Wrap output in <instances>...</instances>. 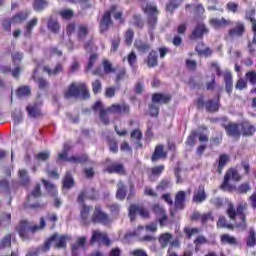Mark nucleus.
<instances>
[{"mask_svg":"<svg viewBox=\"0 0 256 256\" xmlns=\"http://www.w3.org/2000/svg\"><path fill=\"white\" fill-rule=\"evenodd\" d=\"M73 183V177L71 176V174L69 172L66 173L63 180V187L65 189H71V187H73Z\"/></svg>","mask_w":256,"mask_h":256,"instance_id":"nucleus-45","label":"nucleus"},{"mask_svg":"<svg viewBox=\"0 0 256 256\" xmlns=\"http://www.w3.org/2000/svg\"><path fill=\"white\" fill-rule=\"evenodd\" d=\"M127 61L130 67H135V63H137V54H135V52L128 54Z\"/></svg>","mask_w":256,"mask_h":256,"instance_id":"nucleus-59","label":"nucleus"},{"mask_svg":"<svg viewBox=\"0 0 256 256\" xmlns=\"http://www.w3.org/2000/svg\"><path fill=\"white\" fill-rule=\"evenodd\" d=\"M131 139L134 141H141L143 139V133L139 129H135L130 134Z\"/></svg>","mask_w":256,"mask_h":256,"instance_id":"nucleus-54","label":"nucleus"},{"mask_svg":"<svg viewBox=\"0 0 256 256\" xmlns=\"http://www.w3.org/2000/svg\"><path fill=\"white\" fill-rule=\"evenodd\" d=\"M231 21L226 20L225 18L217 19L212 18L210 19V25L214 27V29H219L220 27H227V25H230Z\"/></svg>","mask_w":256,"mask_h":256,"instance_id":"nucleus-26","label":"nucleus"},{"mask_svg":"<svg viewBox=\"0 0 256 256\" xmlns=\"http://www.w3.org/2000/svg\"><path fill=\"white\" fill-rule=\"evenodd\" d=\"M163 171H165V166L164 165H159V166H155L153 168L149 169V179L150 181H156L159 176L161 175V173H163Z\"/></svg>","mask_w":256,"mask_h":256,"instance_id":"nucleus-19","label":"nucleus"},{"mask_svg":"<svg viewBox=\"0 0 256 256\" xmlns=\"http://www.w3.org/2000/svg\"><path fill=\"white\" fill-rule=\"evenodd\" d=\"M93 223H102V225H109L111 220H109V216L101 211V207L96 206L94 214L92 215Z\"/></svg>","mask_w":256,"mask_h":256,"instance_id":"nucleus-9","label":"nucleus"},{"mask_svg":"<svg viewBox=\"0 0 256 256\" xmlns=\"http://www.w3.org/2000/svg\"><path fill=\"white\" fill-rule=\"evenodd\" d=\"M45 225H46V223H45L44 218H40L39 226H37V225L31 226V224H29V222L22 221L16 227V231H18L21 239H23V240L30 239V237H31V235H33V233H37V231H41V229H45Z\"/></svg>","mask_w":256,"mask_h":256,"instance_id":"nucleus-3","label":"nucleus"},{"mask_svg":"<svg viewBox=\"0 0 256 256\" xmlns=\"http://www.w3.org/2000/svg\"><path fill=\"white\" fill-rule=\"evenodd\" d=\"M184 231L186 233V237L191 239L193 235H197V233H199V228H185Z\"/></svg>","mask_w":256,"mask_h":256,"instance_id":"nucleus-60","label":"nucleus"},{"mask_svg":"<svg viewBox=\"0 0 256 256\" xmlns=\"http://www.w3.org/2000/svg\"><path fill=\"white\" fill-rule=\"evenodd\" d=\"M246 79L249 80V83L252 85H255L256 83V72L255 71H249L246 73Z\"/></svg>","mask_w":256,"mask_h":256,"instance_id":"nucleus-62","label":"nucleus"},{"mask_svg":"<svg viewBox=\"0 0 256 256\" xmlns=\"http://www.w3.org/2000/svg\"><path fill=\"white\" fill-rule=\"evenodd\" d=\"M185 191H179L175 196V202L174 205L176 209H185V197H186Z\"/></svg>","mask_w":256,"mask_h":256,"instance_id":"nucleus-20","label":"nucleus"},{"mask_svg":"<svg viewBox=\"0 0 256 256\" xmlns=\"http://www.w3.org/2000/svg\"><path fill=\"white\" fill-rule=\"evenodd\" d=\"M134 47L135 49H137L140 55H145V53H147L151 49V46L147 42H143L142 40H136L134 42Z\"/></svg>","mask_w":256,"mask_h":256,"instance_id":"nucleus-21","label":"nucleus"},{"mask_svg":"<svg viewBox=\"0 0 256 256\" xmlns=\"http://www.w3.org/2000/svg\"><path fill=\"white\" fill-rule=\"evenodd\" d=\"M192 219L194 221H201V223L203 225H205V223H207V221H213V216L211 215V213L208 214H200L199 212H195L192 215Z\"/></svg>","mask_w":256,"mask_h":256,"instance_id":"nucleus-22","label":"nucleus"},{"mask_svg":"<svg viewBox=\"0 0 256 256\" xmlns=\"http://www.w3.org/2000/svg\"><path fill=\"white\" fill-rule=\"evenodd\" d=\"M7 247H11V234H7L0 241V249H5Z\"/></svg>","mask_w":256,"mask_h":256,"instance_id":"nucleus-47","label":"nucleus"},{"mask_svg":"<svg viewBox=\"0 0 256 256\" xmlns=\"http://www.w3.org/2000/svg\"><path fill=\"white\" fill-rule=\"evenodd\" d=\"M118 190L116 192V198L120 201H123L125 197H127V190H125V185L123 182H118L117 184Z\"/></svg>","mask_w":256,"mask_h":256,"instance_id":"nucleus-34","label":"nucleus"},{"mask_svg":"<svg viewBox=\"0 0 256 256\" xmlns=\"http://www.w3.org/2000/svg\"><path fill=\"white\" fill-rule=\"evenodd\" d=\"M224 81H225V90L228 95H231L233 91V76L231 75V72H226L224 74Z\"/></svg>","mask_w":256,"mask_h":256,"instance_id":"nucleus-27","label":"nucleus"},{"mask_svg":"<svg viewBox=\"0 0 256 256\" xmlns=\"http://www.w3.org/2000/svg\"><path fill=\"white\" fill-rule=\"evenodd\" d=\"M115 9H117V6H112L110 11H107L104 13L101 23H100V32L105 33L111 27V14L114 13Z\"/></svg>","mask_w":256,"mask_h":256,"instance_id":"nucleus-10","label":"nucleus"},{"mask_svg":"<svg viewBox=\"0 0 256 256\" xmlns=\"http://www.w3.org/2000/svg\"><path fill=\"white\" fill-rule=\"evenodd\" d=\"M103 69H104V73H106V75H109V73H115V68H113V64H111V62H109V60L103 61Z\"/></svg>","mask_w":256,"mask_h":256,"instance_id":"nucleus-48","label":"nucleus"},{"mask_svg":"<svg viewBox=\"0 0 256 256\" xmlns=\"http://www.w3.org/2000/svg\"><path fill=\"white\" fill-rule=\"evenodd\" d=\"M246 244H247V247H255L256 246L255 230H253V228H250V230H249Z\"/></svg>","mask_w":256,"mask_h":256,"instance_id":"nucleus-39","label":"nucleus"},{"mask_svg":"<svg viewBox=\"0 0 256 256\" xmlns=\"http://www.w3.org/2000/svg\"><path fill=\"white\" fill-rule=\"evenodd\" d=\"M59 15L62 17V19L69 20L73 17V11L69 9L60 10Z\"/></svg>","mask_w":256,"mask_h":256,"instance_id":"nucleus-53","label":"nucleus"},{"mask_svg":"<svg viewBox=\"0 0 256 256\" xmlns=\"http://www.w3.org/2000/svg\"><path fill=\"white\" fill-rule=\"evenodd\" d=\"M36 159L37 161H47V159H49L50 154L49 152L45 151V152H40L38 154H36Z\"/></svg>","mask_w":256,"mask_h":256,"instance_id":"nucleus-63","label":"nucleus"},{"mask_svg":"<svg viewBox=\"0 0 256 256\" xmlns=\"http://www.w3.org/2000/svg\"><path fill=\"white\" fill-rule=\"evenodd\" d=\"M241 181V175H239V172L235 168L229 169L225 176H224V181L221 185V188L224 191H235L237 187L234 185H231L230 181Z\"/></svg>","mask_w":256,"mask_h":256,"instance_id":"nucleus-6","label":"nucleus"},{"mask_svg":"<svg viewBox=\"0 0 256 256\" xmlns=\"http://www.w3.org/2000/svg\"><path fill=\"white\" fill-rule=\"evenodd\" d=\"M11 224V214H3L0 219V227H7Z\"/></svg>","mask_w":256,"mask_h":256,"instance_id":"nucleus-52","label":"nucleus"},{"mask_svg":"<svg viewBox=\"0 0 256 256\" xmlns=\"http://www.w3.org/2000/svg\"><path fill=\"white\" fill-rule=\"evenodd\" d=\"M44 71H46L48 75H58V73H61V71H63V65L58 64L54 70L49 69V67H44Z\"/></svg>","mask_w":256,"mask_h":256,"instance_id":"nucleus-51","label":"nucleus"},{"mask_svg":"<svg viewBox=\"0 0 256 256\" xmlns=\"http://www.w3.org/2000/svg\"><path fill=\"white\" fill-rule=\"evenodd\" d=\"M29 117H41V108L39 104H31L26 107Z\"/></svg>","mask_w":256,"mask_h":256,"instance_id":"nucleus-25","label":"nucleus"},{"mask_svg":"<svg viewBox=\"0 0 256 256\" xmlns=\"http://www.w3.org/2000/svg\"><path fill=\"white\" fill-rule=\"evenodd\" d=\"M248 191H251V186L249 183H243L237 188L238 193H247Z\"/></svg>","mask_w":256,"mask_h":256,"instance_id":"nucleus-61","label":"nucleus"},{"mask_svg":"<svg viewBox=\"0 0 256 256\" xmlns=\"http://www.w3.org/2000/svg\"><path fill=\"white\" fill-rule=\"evenodd\" d=\"M171 185V181L168 179L162 180L159 185L157 186L158 191H165V189H169Z\"/></svg>","mask_w":256,"mask_h":256,"instance_id":"nucleus-57","label":"nucleus"},{"mask_svg":"<svg viewBox=\"0 0 256 256\" xmlns=\"http://www.w3.org/2000/svg\"><path fill=\"white\" fill-rule=\"evenodd\" d=\"M245 33V25L241 22H236L235 27L229 30L230 37H242Z\"/></svg>","mask_w":256,"mask_h":256,"instance_id":"nucleus-18","label":"nucleus"},{"mask_svg":"<svg viewBox=\"0 0 256 256\" xmlns=\"http://www.w3.org/2000/svg\"><path fill=\"white\" fill-rule=\"evenodd\" d=\"M159 159H167V151H165L163 145H157L151 156V161L153 163L159 161Z\"/></svg>","mask_w":256,"mask_h":256,"instance_id":"nucleus-15","label":"nucleus"},{"mask_svg":"<svg viewBox=\"0 0 256 256\" xmlns=\"http://www.w3.org/2000/svg\"><path fill=\"white\" fill-rule=\"evenodd\" d=\"M209 30H207V27H205V24L198 23L195 29L192 31V34L190 36V39H200L203 37L204 33H208Z\"/></svg>","mask_w":256,"mask_h":256,"instance_id":"nucleus-16","label":"nucleus"},{"mask_svg":"<svg viewBox=\"0 0 256 256\" xmlns=\"http://www.w3.org/2000/svg\"><path fill=\"white\" fill-rule=\"evenodd\" d=\"M106 171H108V173H118V175H125V168L122 166V164H112L107 167Z\"/></svg>","mask_w":256,"mask_h":256,"instance_id":"nucleus-30","label":"nucleus"},{"mask_svg":"<svg viewBox=\"0 0 256 256\" xmlns=\"http://www.w3.org/2000/svg\"><path fill=\"white\" fill-rule=\"evenodd\" d=\"M42 183L44 184L45 189H46V191H48V193H50L53 196L57 195V188L55 187V184H53L45 179H42Z\"/></svg>","mask_w":256,"mask_h":256,"instance_id":"nucleus-38","label":"nucleus"},{"mask_svg":"<svg viewBox=\"0 0 256 256\" xmlns=\"http://www.w3.org/2000/svg\"><path fill=\"white\" fill-rule=\"evenodd\" d=\"M27 17H29V13L28 12H20V13L16 14L12 18L11 23L13 25H17L19 23H23V21H25L27 19Z\"/></svg>","mask_w":256,"mask_h":256,"instance_id":"nucleus-35","label":"nucleus"},{"mask_svg":"<svg viewBox=\"0 0 256 256\" xmlns=\"http://www.w3.org/2000/svg\"><path fill=\"white\" fill-rule=\"evenodd\" d=\"M171 239H173V235H171L170 233L161 234L158 238L161 248L165 249V247H167V245H169Z\"/></svg>","mask_w":256,"mask_h":256,"instance_id":"nucleus-31","label":"nucleus"},{"mask_svg":"<svg viewBox=\"0 0 256 256\" xmlns=\"http://www.w3.org/2000/svg\"><path fill=\"white\" fill-rule=\"evenodd\" d=\"M207 199V194H205V187L199 186L197 190L194 191L192 201L194 203H203Z\"/></svg>","mask_w":256,"mask_h":256,"instance_id":"nucleus-17","label":"nucleus"},{"mask_svg":"<svg viewBox=\"0 0 256 256\" xmlns=\"http://www.w3.org/2000/svg\"><path fill=\"white\" fill-rule=\"evenodd\" d=\"M22 59H23V54H21L19 52L12 53V63L14 65H19V63H21Z\"/></svg>","mask_w":256,"mask_h":256,"instance_id":"nucleus-58","label":"nucleus"},{"mask_svg":"<svg viewBox=\"0 0 256 256\" xmlns=\"http://www.w3.org/2000/svg\"><path fill=\"white\" fill-rule=\"evenodd\" d=\"M223 127L230 137H241V124L228 123L224 124Z\"/></svg>","mask_w":256,"mask_h":256,"instance_id":"nucleus-12","label":"nucleus"},{"mask_svg":"<svg viewBox=\"0 0 256 256\" xmlns=\"http://www.w3.org/2000/svg\"><path fill=\"white\" fill-rule=\"evenodd\" d=\"M229 163V156L226 154L220 155L219 163H218V172L221 173L223 171V167Z\"/></svg>","mask_w":256,"mask_h":256,"instance_id":"nucleus-43","label":"nucleus"},{"mask_svg":"<svg viewBox=\"0 0 256 256\" xmlns=\"http://www.w3.org/2000/svg\"><path fill=\"white\" fill-rule=\"evenodd\" d=\"M86 241L87 239L85 237H81L77 240L76 244L72 245V256H77V251H79V247H83Z\"/></svg>","mask_w":256,"mask_h":256,"instance_id":"nucleus-40","label":"nucleus"},{"mask_svg":"<svg viewBox=\"0 0 256 256\" xmlns=\"http://www.w3.org/2000/svg\"><path fill=\"white\" fill-rule=\"evenodd\" d=\"M152 211L155 213L156 217L159 219V223L161 227L167 223V214H165V208L160 206L159 204H155L152 206Z\"/></svg>","mask_w":256,"mask_h":256,"instance_id":"nucleus-13","label":"nucleus"},{"mask_svg":"<svg viewBox=\"0 0 256 256\" xmlns=\"http://www.w3.org/2000/svg\"><path fill=\"white\" fill-rule=\"evenodd\" d=\"M181 3H183V0H171L170 3L166 5V11H175Z\"/></svg>","mask_w":256,"mask_h":256,"instance_id":"nucleus-46","label":"nucleus"},{"mask_svg":"<svg viewBox=\"0 0 256 256\" xmlns=\"http://www.w3.org/2000/svg\"><path fill=\"white\" fill-rule=\"evenodd\" d=\"M70 150L71 144L65 143L63 147V152L58 154L59 161H69L70 163H86V161H89V158L85 154L80 157L72 156L68 158L67 153H69Z\"/></svg>","mask_w":256,"mask_h":256,"instance_id":"nucleus-8","label":"nucleus"},{"mask_svg":"<svg viewBox=\"0 0 256 256\" xmlns=\"http://www.w3.org/2000/svg\"><path fill=\"white\" fill-rule=\"evenodd\" d=\"M46 6L47 1L45 0H35L33 5L35 11H43V9H45Z\"/></svg>","mask_w":256,"mask_h":256,"instance_id":"nucleus-50","label":"nucleus"},{"mask_svg":"<svg viewBox=\"0 0 256 256\" xmlns=\"http://www.w3.org/2000/svg\"><path fill=\"white\" fill-rule=\"evenodd\" d=\"M205 107L208 113H215V111H219V96L215 101L209 100L206 102Z\"/></svg>","mask_w":256,"mask_h":256,"instance_id":"nucleus-29","label":"nucleus"},{"mask_svg":"<svg viewBox=\"0 0 256 256\" xmlns=\"http://www.w3.org/2000/svg\"><path fill=\"white\" fill-rule=\"evenodd\" d=\"M67 239V236L54 234L45 242L42 251H49L50 247H54V249H65L67 247Z\"/></svg>","mask_w":256,"mask_h":256,"instance_id":"nucleus-5","label":"nucleus"},{"mask_svg":"<svg viewBox=\"0 0 256 256\" xmlns=\"http://www.w3.org/2000/svg\"><path fill=\"white\" fill-rule=\"evenodd\" d=\"M92 194H87L85 192H82L78 195V203H83V201H85V197H87L88 199H97L98 197V193L95 191V189L91 190Z\"/></svg>","mask_w":256,"mask_h":256,"instance_id":"nucleus-37","label":"nucleus"},{"mask_svg":"<svg viewBox=\"0 0 256 256\" xmlns=\"http://www.w3.org/2000/svg\"><path fill=\"white\" fill-rule=\"evenodd\" d=\"M247 211V203L241 202L237 209L233 207V204H229L227 209V214L230 219L236 221V227L240 231H245L247 229V223L245 222V212Z\"/></svg>","mask_w":256,"mask_h":256,"instance_id":"nucleus-2","label":"nucleus"},{"mask_svg":"<svg viewBox=\"0 0 256 256\" xmlns=\"http://www.w3.org/2000/svg\"><path fill=\"white\" fill-rule=\"evenodd\" d=\"M171 96L169 94L156 93L152 95V103H169Z\"/></svg>","mask_w":256,"mask_h":256,"instance_id":"nucleus-24","label":"nucleus"},{"mask_svg":"<svg viewBox=\"0 0 256 256\" xmlns=\"http://www.w3.org/2000/svg\"><path fill=\"white\" fill-rule=\"evenodd\" d=\"M89 33V27L85 24H81L77 27V38L78 41H85V37Z\"/></svg>","mask_w":256,"mask_h":256,"instance_id":"nucleus-28","label":"nucleus"},{"mask_svg":"<svg viewBox=\"0 0 256 256\" xmlns=\"http://www.w3.org/2000/svg\"><path fill=\"white\" fill-rule=\"evenodd\" d=\"M157 57H158L157 52L152 50L147 59L148 67H156Z\"/></svg>","mask_w":256,"mask_h":256,"instance_id":"nucleus-42","label":"nucleus"},{"mask_svg":"<svg viewBox=\"0 0 256 256\" xmlns=\"http://www.w3.org/2000/svg\"><path fill=\"white\" fill-rule=\"evenodd\" d=\"M19 178L23 185H27V183H29V175L27 174L26 170H19Z\"/></svg>","mask_w":256,"mask_h":256,"instance_id":"nucleus-55","label":"nucleus"},{"mask_svg":"<svg viewBox=\"0 0 256 256\" xmlns=\"http://www.w3.org/2000/svg\"><path fill=\"white\" fill-rule=\"evenodd\" d=\"M141 7L144 13L148 15V25L153 29L155 25H157V15H159V11H157V6L142 1Z\"/></svg>","mask_w":256,"mask_h":256,"instance_id":"nucleus-7","label":"nucleus"},{"mask_svg":"<svg viewBox=\"0 0 256 256\" xmlns=\"http://www.w3.org/2000/svg\"><path fill=\"white\" fill-rule=\"evenodd\" d=\"M253 15H255V10H251L250 12L246 13V18H248L249 21H251L252 30L254 31V37H253L252 43L256 45V20L255 18H253Z\"/></svg>","mask_w":256,"mask_h":256,"instance_id":"nucleus-32","label":"nucleus"},{"mask_svg":"<svg viewBox=\"0 0 256 256\" xmlns=\"http://www.w3.org/2000/svg\"><path fill=\"white\" fill-rule=\"evenodd\" d=\"M240 133L246 136L253 135V133H255V128L251 123L243 122L240 124Z\"/></svg>","mask_w":256,"mask_h":256,"instance_id":"nucleus-23","label":"nucleus"},{"mask_svg":"<svg viewBox=\"0 0 256 256\" xmlns=\"http://www.w3.org/2000/svg\"><path fill=\"white\" fill-rule=\"evenodd\" d=\"M137 213L144 219L149 218V210H147V208H144L143 206L131 205L129 208V217L131 221L135 219V215H137Z\"/></svg>","mask_w":256,"mask_h":256,"instance_id":"nucleus-11","label":"nucleus"},{"mask_svg":"<svg viewBox=\"0 0 256 256\" xmlns=\"http://www.w3.org/2000/svg\"><path fill=\"white\" fill-rule=\"evenodd\" d=\"M17 97H29L31 95V88L29 86L19 87L16 91Z\"/></svg>","mask_w":256,"mask_h":256,"instance_id":"nucleus-41","label":"nucleus"},{"mask_svg":"<svg viewBox=\"0 0 256 256\" xmlns=\"http://www.w3.org/2000/svg\"><path fill=\"white\" fill-rule=\"evenodd\" d=\"M60 28L61 26L59 25V22L57 21V19L50 17L48 20L49 31H51L52 33H59Z\"/></svg>","mask_w":256,"mask_h":256,"instance_id":"nucleus-33","label":"nucleus"},{"mask_svg":"<svg viewBox=\"0 0 256 256\" xmlns=\"http://www.w3.org/2000/svg\"><path fill=\"white\" fill-rule=\"evenodd\" d=\"M197 141V131H192L191 134L188 136L186 143L193 147Z\"/></svg>","mask_w":256,"mask_h":256,"instance_id":"nucleus-56","label":"nucleus"},{"mask_svg":"<svg viewBox=\"0 0 256 256\" xmlns=\"http://www.w3.org/2000/svg\"><path fill=\"white\" fill-rule=\"evenodd\" d=\"M221 242L228 245H235L237 243V239L229 234H224L221 236Z\"/></svg>","mask_w":256,"mask_h":256,"instance_id":"nucleus-44","label":"nucleus"},{"mask_svg":"<svg viewBox=\"0 0 256 256\" xmlns=\"http://www.w3.org/2000/svg\"><path fill=\"white\" fill-rule=\"evenodd\" d=\"M95 242L100 243V245H111L107 234L101 233L99 230L93 232L91 243L93 244Z\"/></svg>","mask_w":256,"mask_h":256,"instance_id":"nucleus-14","label":"nucleus"},{"mask_svg":"<svg viewBox=\"0 0 256 256\" xmlns=\"http://www.w3.org/2000/svg\"><path fill=\"white\" fill-rule=\"evenodd\" d=\"M133 37H135V32L133 30L128 29L125 33V43L128 46H131L133 43Z\"/></svg>","mask_w":256,"mask_h":256,"instance_id":"nucleus-49","label":"nucleus"},{"mask_svg":"<svg viewBox=\"0 0 256 256\" xmlns=\"http://www.w3.org/2000/svg\"><path fill=\"white\" fill-rule=\"evenodd\" d=\"M64 97L69 99L75 97L76 99L81 97L82 99H89V90L86 84H75L72 83L68 90L65 92Z\"/></svg>","mask_w":256,"mask_h":256,"instance_id":"nucleus-4","label":"nucleus"},{"mask_svg":"<svg viewBox=\"0 0 256 256\" xmlns=\"http://www.w3.org/2000/svg\"><path fill=\"white\" fill-rule=\"evenodd\" d=\"M92 109L94 113H99L100 121L104 125H109V113H113L115 115H127V113H129V105L127 104H113L107 109H104L101 101H97L92 106Z\"/></svg>","mask_w":256,"mask_h":256,"instance_id":"nucleus-1","label":"nucleus"},{"mask_svg":"<svg viewBox=\"0 0 256 256\" xmlns=\"http://www.w3.org/2000/svg\"><path fill=\"white\" fill-rule=\"evenodd\" d=\"M37 23H39V20L37 18H33L26 24L24 37H31V32L33 31V28L36 27Z\"/></svg>","mask_w":256,"mask_h":256,"instance_id":"nucleus-36","label":"nucleus"},{"mask_svg":"<svg viewBox=\"0 0 256 256\" xmlns=\"http://www.w3.org/2000/svg\"><path fill=\"white\" fill-rule=\"evenodd\" d=\"M92 91L93 93L101 92V80H95L94 82H92Z\"/></svg>","mask_w":256,"mask_h":256,"instance_id":"nucleus-64","label":"nucleus"}]
</instances>
